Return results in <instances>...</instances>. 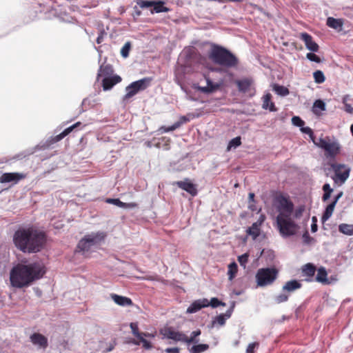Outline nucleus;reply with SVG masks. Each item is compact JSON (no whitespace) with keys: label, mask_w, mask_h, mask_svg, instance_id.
<instances>
[{"label":"nucleus","mask_w":353,"mask_h":353,"mask_svg":"<svg viewBox=\"0 0 353 353\" xmlns=\"http://www.w3.org/2000/svg\"><path fill=\"white\" fill-rule=\"evenodd\" d=\"M339 231L345 235H353V225L341 223L339 225Z\"/></svg>","instance_id":"nucleus-31"},{"label":"nucleus","mask_w":353,"mask_h":353,"mask_svg":"<svg viewBox=\"0 0 353 353\" xmlns=\"http://www.w3.org/2000/svg\"><path fill=\"white\" fill-rule=\"evenodd\" d=\"M300 130L302 133L309 135L310 138L314 142V132L310 127L303 125V127L300 128Z\"/></svg>","instance_id":"nucleus-47"},{"label":"nucleus","mask_w":353,"mask_h":353,"mask_svg":"<svg viewBox=\"0 0 353 353\" xmlns=\"http://www.w3.org/2000/svg\"><path fill=\"white\" fill-rule=\"evenodd\" d=\"M317 230H318L317 218L316 216H312V224H311V232L314 233Z\"/></svg>","instance_id":"nucleus-58"},{"label":"nucleus","mask_w":353,"mask_h":353,"mask_svg":"<svg viewBox=\"0 0 353 353\" xmlns=\"http://www.w3.org/2000/svg\"><path fill=\"white\" fill-rule=\"evenodd\" d=\"M105 236L103 232H92L85 235L81 239L77 245V249L79 252L85 254L92 250V248L102 241Z\"/></svg>","instance_id":"nucleus-5"},{"label":"nucleus","mask_w":353,"mask_h":353,"mask_svg":"<svg viewBox=\"0 0 353 353\" xmlns=\"http://www.w3.org/2000/svg\"><path fill=\"white\" fill-rule=\"evenodd\" d=\"M329 150H325L326 157L334 159L340 151V146L338 143H330Z\"/></svg>","instance_id":"nucleus-25"},{"label":"nucleus","mask_w":353,"mask_h":353,"mask_svg":"<svg viewBox=\"0 0 353 353\" xmlns=\"http://www.w3.org/2000/svg\"><path fill=\"white\" fill-rule=\"evenodd\" d=\"M258 346L257 343H252L248 345L246 349V353H254L255 347Z\"/></svg>","instance_id":"nucleus-63"},{"label":"nucleus","mask_w":353,"mask_h":353,"mask_svg":"<svg viewBox=\"0 0 353 353\" xmlns=\"http://www.w3.org/2000/svg\"><path fill=\"white\" fill-rule=\"evenodd\" d=\"M145 337V336H141L139 339L145 350H150L152 347V344L149 341L146 340Z\"/></svg>","instance_id":"nucleus-52"},{"label":"nucleus","mask_w":353,"mask_h":353,"mask_svg":"<svg viewBox=\"0 0 353 353\" xmlns=\"http://www.w3.org/2000/svg\"><path fill=\"white\" fill-rule=\"evenodd\" d=\"M249 254L248 253H244L238 256V261L239 264L243 266L244 268L246 267V264L248 261Z\"/></svg>","instance_id":"nucleus-46"},{"label":"nucleus","mask_w":353,"mask_h":353,"mask_svg":"<svg viewBox=\"0 0 353 353\" xmlns=\"http://www.w3.org/2000/svg\"><path fill=\"white\" fill-rule=\"evenodd\" d=\"M238 271V265L236 262L233 261L228 265V275L230 281H232L235 277Z\"/></svg>","instance_id":"nucleus-32"},{"label":"nucleus","mask_w":353,"mask_h":353,"mask_svg":"<svg viewBox=\"0 0 353 353\" xmlns=\"http://www.w3.org/2000/svg\"><path fill=\"white\" fill-rule=\"evenodd\" d=\"M113 72L114 70L112 65L106 64L105 65H101L97 73V81L99 80L101 77H112Z\"/></svg>","instance_id":"nucleus-22"},{"label":"nucleus","mask_w":353,"mask_h":353,"mask_svg":"<svg viewBox=\"0 0 353 353\" xmlns=\"http://www.w3.org/2000/svg\"><path fill=\"white\" fill-rule=\"evenodd\" d=\"M209 306V301L207 299H198L193 301L187 309V313L193 314L202 308Z\"/></svg>","instance_id":"nucleus-14"},{"label":"nucleus","mask_w":353,"mask_h":353,"mask_svg":"<svg viewBox=\"0 0 353 353\" xmlns=\"http://www.w3.org/2000/svg\"><path fill=\"white\" fill-rule=\"evenodd\" d=\"M344 105L343 110L350 114H353V107L351 105L350 103H343Z\"/></svg>","instance_id":"nucleus-60"},{"label":"nucleus","mask_w":353,"mask_h":353,"mask_svg":"<svg viewBox=\"0 0 353 353\" xmlns=\"http://www.w3.org/2000/svg\"><path fill=\"white\" fill-rule=\"evenodd\" d=\"M105 202L107 203L112 204L121 208H127L132 205L131 203H124L119 199L108 198L105 200Z\"/></svg>","instance_id":"nucleus-33"},{"label":"nucleus","mask_w":353,"mask_h":353,"mask_svg":"<svg viewBox=\"0 0 353 353\" xmlns=\"http://www.w3.org/2000/svg\"><path fill=\"white\" fill-rule=\"evenodd\" d=\"M301 286L302 284L300 281L293 279L285 283L283 286V290L288 292H293L295 290L300 289Z\"/></svg>","instance_id":"nucleus-20"},{"label":"nucleus","mask_w":353,"mask_h":353,"mask_svg":"<svg viewBox=\"0 0 353 353\" xmlns=\"http://www.w3.org/2000/svg\"><path fill=\"white\" fill-rule=\"evenodd\" d=\"M234 306L235 303L234 302H232L230 308L225 313L221 314L216 316V318L212 321V324L214 325L218 323L220 325H223L225 323V321L230 318L232 316Z\"/></svg>","instance_id":"nucleus-16"},{"label":"nucleus","mask_w":353,"mask_h":353,"mask_svg":"<svg viewBox=\"0 0 353 353\" xmlns=\"http://www.w3.org/2000/svg\"><path fill=\"white\" fill-rule=\"evenodd\" d=\"M55 15L59 19V20L64 23H76L77 20L70 15L66 11H63L61 8L55 10Z\"/></svg>","instance_id":"nucleus-18"},{"label":"nucleus","mask_w":353,"mask_h":353,"mask_svg":"<svg viewBox=\"0 0 353 353\" xmlns=\"http://www.w3.org/2000/svg\"><path fill=\"white\" fill-rule=\"evenodd\" d=\"M306 57L308 60H310V61H312V62H315L317 63L321 62V58L318 55L313 53V52H308L306 54Z\"/></svg>","instance_id":"nucleus-48"},{"label":"nucleus","mask_w":353,"mask_h":353,"mask_svg":"<svg viewBox=\"0 0 353 353\" xmlns=\"http://www.w3.org/2000/svg\"><path fill=\"white\" fill-rule=\"evenodd\" d=\"M31 342L40 347L46 348L48 346V339L39 333H34L30 336Z\"/></svg>","instance_id":"nucleus-17"},{"label":"nucleus","mask_w":353,"mask_h":353,"mask_svg":"<svg viewBox=\"0 0 353 353\" xmlns=\"http://www.w3.org/2000/svg\"><path fill=\"white\" fill-rule=\"evenodd\" d=\"M278 270L274 267L259 269L255 276L257 285L265 287L271 285L276 280Z\"/></svg>","instance_id":"nucleus-6"},{"label":"nucleus","mask_w":353,"mask_h":353,"mask_svg":"<svg viewBox=\"0 0 353 353\" xmlns=\"http://www.w3.org/2000/svg\"><path fill=\"white\" fill-rule=\"evenodd\" d=\"M107 34L104 30H100L98 37H97L96 42L98 44H101L104 39V37Z\"/></svg>","instance_id":"nucleus-57"},{"label":"nucleus","mask_w":353,"mask_h":353,"mask_svg":"<svg viewBox=\"0 0 353 353\" xmlns=\"http://www.w3.org/2000/svg\"><path fill=\"white\" fill-rule=\"evenodd\" d=\"M46 271L42 263L34 262L28 265L18 264L10 271L11 285L17 288L29 285L35 280L41 279Z\"/></svg>","instance_id":"nucleus-3"},{"label":"nucleus","mask_w":353,"mask_h":353,"mask_svg":"<svg viewBox=\"0 0 353 353\" xmlns=\"http://www.w3.org/2000/svg\"><path fill=\"white\" fill-rule=\"evenodd\" d=\"M81 125V122H77L76 123L70 125V127L65 128L61 133L64 134V137H66L68 134H69L73 130L77 128V127L80 126Z\"/></svg>","instance_id":"nucleus-50"},{"label":"nucleus","mask_w":353,"mask_h":353,"mask_svg":"<svg viewBox=\"0 0 353 353\" xmlns=\"http://www.w3.org/2000/svg\"><path fill=\"white\" fill-rule=\"evenodd\" d=\"M25 175L18 172H6L3 173L0 177V182L1 183H6L14 182V183L19 182L21 179H23Z\"/></svg>","instance_id":"nucleus-13"},{"label":"nucleus","mask_w":353,"mask_h":353,"mask_svg":"<svg viewBox=\"0 0 353 353\" xmlns=\"http://www.w3.org/2000/svg\"><path fill=\"white\" fill-rule=\"evenodd\" d=\"M314 81L316 83H322L325 81V77L323 72L321 70H316L313 73Z\"/></svg>","instance_id":"nucleus-38"},{"label":"nucleus","mask_w":353,"mask_h":353,"mask_svg":"<svg viewBox=\"0 0 353 353\" xmlns=\"http://www.w3.org/2000/svg\"><path fill=\"white\" fill-rule=\"evenodd\" d=\"M179 347H168L165 350L166 353H179Z\"/></svg>","instance_id":"nucleus-64"},{"label":"nucleus","mask_w":353,"mask_h":353,"mask_svg":"<svg viewBox=\"0 0 353 353\" xmlns=\"http://www.w3.org/2000/svg\"><path fill=\"white\" fill-rule=\"evenodd\" d=\"M209 348L208 344H196L192 346L190 349V353H201Z\"/></svg>","instance_id":"nucleus-34"},{"label":"nucleus","mask_w":353,"mask_h":353,"mask_svg":"<svg viewBox=\"0 0 353 353\" xmlns=\"http://www.w3.org/2000/svg\"><path fill=\"white\" fill-rule=\"evenodd\" d=\"M272 95L270 93H266L263 99V105L262 108L264 110H269L270 112H276L277 111V108L275 106V104L274 102L271 101Z\"/></svg>","instance_id":"nucleus-21"},{"label":"nucleus","mask_w":353,"mask_h":353,"mask_svg":"<svg viewBox=\"0 0 353 353\" xmlns=\"http://www.w3.org/2000/svg\"><path fill=\"white\" fill-rule=\"evenodd\" d=\"M225 303L220 301L216 297L212 298L210 301H209V306H211L212 308H216L219 306H225Z\"/></svg>","instance_id":"nucleus-40"},{"label":"nucleus","mask_w":353,"mask_h":353,"mask_svg":"<svg viewBox=\"0 0 353 353\" xmlns=\"http://www.w3.org/2000/svg\"><path fill=\"white\" fill-rule=\"evenodd\" d=\"M194 52L192 48H188L183 51V54L185 57L186 61H189L191 59L193 58Z\"/></svg>","instance_id":"nucleus-55"},{"label":"nucleus","mask_w":353,"mask_h":353,"mask_svg":"<svg viewBox=\"0 0 353 353\" xmlns=\"http://www.w3.org/2000/svg\"><path fill=\"white\" fill-rule=\"evenodd\" d=\"M334 174L332 179L334 183L339 185H343L350 176L351 169L345 164L333 163L330 165Z\"/></svg>","instance_id":"nucleus-8"},{"label":"nucleus","mask_w":353,"mask_h":353,"mask_svg":"<svg viewBox=\"0 0 353 353\" xmlns=\"http://www.w3.org/2000/svg\"><path fill=\"white\" fill-rule=\"evenodd\" d=\"M64 134H63L61 132L54 137H51L48 141H47V143H48V145H50L52 144H54L57 142H59L61 140H62L63 138H64Z\"/></svg>","instance_id":"nucleus-45"},{"label":"nucleus","mask_w":353,"mask_h":353,"mask_svg":"<svg viewBox=\"0 0 353 353\" xmlns=\"http://www.w3.org/2000/svg\"><path fill=\"white\" fill-rule=\"evenodd\" d=\"M326 25L334 30H341L343 25V21L341 19H335L332 17H329L327 19Z\"/></svg>","instance_id":"nucleus-23"},{"label":"nucleus","mask_w":353,"mask_h":353,"mask_svg":"<svg viewBox=\"0 0 353 353\" xmlns=\"http://www.w3.org/2000/svg\"><path fill=\"white\" fill-rule=\"evenodd\" d=\"M175 184L179 188L186 191L192 196H195L198 193L196 185L193 183L190 182L188 179L176 181Z\"/></svg>","instance_id":"nucleus-12"},{"label":"nucleus","mask_w":353,"mask_h":353,"mask_svg":"<svg viewBox=\"0 0 353 353\" xmlns=\"http://www.w3.org/2000/svg\"><path fill=\"white\" fill-rule=\"evenodd\" d=\"M130 49L131 43L130 41H127L121 49V55L123 58L128 57Z\"/></svg>","instance_id":"nucleus-39"},{"label":"nucleus","mask_w":353,"mask_h":353,"mask_svg":"<svg viewBox=\"0 0 353 353\" xmlns=\"http://www.w3.org/2000/svg\"><path fill=\"white\" fill-rule=\"evenodd\" d=\"M316 270V266L310 263L305 264L302 268V272L303 275L308 277H312L314 275Z\"/></svg>","instance_id":"nucleus-28"},{"label":"nucleus","mask_w":353,"mask_h":353,"mask_svg":"<svg viewBox=\"0 0 353 353\" xmlns=\"http://www.w3.org/2000/svg\"><path fill=\"white\" fill-rule=\"evenodd\" d=\"M304 210H305V207L303 205L299 206L295 210L294 212L293 211V213H292L293 217L296 219H299L302 216Z\"/></svg>","instance_id":"nucleus-51"},{"label":"nucleus","mask_w":353,"mask_h":353,"mask_svg":"<svg viewBox=\"0 0 353 353\" xmlns=\"http://www.w3.org/2000/svg\"><path fill=\"white\" fill-rule=\"evenodd\" d=\"M314 108H319L321 110H325L326 105L323 101L318 99L314 103Z\"/></svg>","instance_id":"nucleus-54"},{"label":"nucleus","mask_w":353,"mask_h":353,"mask_svg":"<svg viewBox=\"0 0 353 353\" xmlns=\"http://www.w3.org/2000/svg\"><path fill=\"white\" fill-rule=\"evenodd\" d=\"M208 56L214 63L227 68H234L239 64L236 55L219 45L214 44Z\"/></svg>","instance_id":"nucleus-4"},{"label":"nucleus","mask_w":353,"mask_h":353,"mask_svg":"<svg viewBox=\"0 0 353 353\" xmlns=\"http://www.w3.org/2000/svg\"><path fill=\"white\" fill-rule=\"evenodd\" d=\"M241 144V139L240 137H236L231 139L228 144V149L232 148H237Z\"/></svg>","instance_id":"nucleus-43"},{"label":"nucleus","mask_w":353,"mask_h":353,"mask_svg":"<svg viewBox=\"0 0 353 353\" xmlns=\"http://www.w3.org/2000/svg\"><path fill=\"white\" fill-rule=\"evenodd\" d=\"M81 125V122H77L76 123L70 125V127L65 128L61 133L64 134V137H66L68 134H69L73 130L77 128V127L80 126Z\"/></svg>","instance_id":"nucleus-49"},{"label":"nucleus","mask_w":353,"mask_h":353,"mask_svg":"<svg viewBox=\"0 0 353 353\" xmlns=\"http://www.w3.org/2000/svg\"><path fill=\"white\" fill-rule=\"evenodd\" d=\"M182 125V122H175L174 124L169 127L162 126L160 128L159 130L162 133L169 132L175 130L179 128Z\"/></svg>","instance_id":"nucleus-37"},{"label":"nucleus","mask_w":353,"mask_h":353,"mask_svg":"<svg viewBox=\"0 0 353 353\" xmlns=\"http://www.w3.org/2000/svg\"><path fill=\"white\" fill-rule=\"evenodd\" d=\"M260 223H253L247 230V233L252 236L254 240L256 239L260 235Z\"/></svg>","instance_id":"nucleus-27"},{"label":"nucleus","mask_w":353,"mask_h":353,"mask_svg":"<svg viewBox=\"0 0 353 353\" xmlns=\"http://www.w3.org/2000/svg\"><path fill=\"white\" fill-rule=\"evenodd\" d=\"M252 81L249 79H243L241 80H238L236 81V85L238 86V89L241 92H247L251 85H252Z\"/></svg>","instance_id":"nucleus-26"},{"label":"nucleus","mask_w":353,"mask_h":353,"mask_svg":"<svg viewBox=\"0 0 353 353\" xmlns=\"http://www.w3.org/2000/svg\"><path fill=\"white\" fill-rule=\"evenodd\" d=\"M292 123L294 126L299 127V128L305 125V121L299 116L292 117Z\"/></svg>","instance_id":"nucleus-44"},{"label":"nucleus","mask_w":353,"mask_h":353,"mask_svg":"<svg viewBox=\"0 0 353 353\" xmlns=\"http://www.w3.org/2000/svg\"><path fill=\"white\" fill-rule=\"evenodd\" d=\"M327 273L325 268L321 267L317 270V274L316 276V281L323 284H329L330 282L327 278Z\"/></svg>","instance_id":"nucleus-24"},{"label":"nucleus","mask_w":353,"mask_h":353,"mask_svg":"<svg viewBox=\"0 0 353 353\" xmlns=\"http://www.w3.org/2000/svg\"><path fill=\"white\" fill-rule=\"evenodd\" d=\"M136 3L141 8H150V13L167 12L170 9L165 6V1L163 0H137Z\"/></svg>","instance_id":"nucleus-9"},{"label":"nucleus","mask_w":353,"mask_h":353,"mask_svg":"<svg viewBox=\"0 0 353 353\" xmlns=\"http://www.w3.org/2000/svg\"><path fill=\"white\" fill-rule=\"evenodd\" d=\"M273 90L277 95L281 97H286L290 93L288 88L277 83L273 85Z\"/></svg>","instance_id":"nucleus-29"},{"label":"nucleus","mask_w":353,"mask_h":353,"mask_svg":"<svg viewBox=\"0 0 353 353\" xmlns=\"http://www.w3.org/2000/svg\"><path fill=\"white\" fill-rule=\"evenodd\" d=\"M130 328L132 330V332L134 336H135L137 339H139L141 336H150V334L147 332H139V327L137 323H131Z\"/></svg>","instance_id":"nucleus-36"},{"label":"nucleus","mask_w":353,"mask_h":353,"mask_svg":"<svg viewBox=\"0 0 353 353\" xmlns=\"http://www.w3.org/2000/svg\"><path fill=\"white\" fill-rule=\"evenodd\" d=\"M314 143L324 151H325V150H329L330 143L323 138H320L319 143Z\"/></svg>","instance_id":"nucleus-42"},{"label":"nucleus","mask_w":353,"mask_h":353,"mask_svg":"<svg viewBox=\"0 0 353 353\" xmlns=\"http://www.w3.org/2000/svg\"><path fill=\"white\" fill-rule=\"evenodd\" d=\"M300 39L305 43V48L313 52H318L319 49V45L313 41L312 37L307 32H302Z\"/></svg>","instance_id":"nucleus-11"},{"label":"nucleus","mask_w":353,"mask_h":353,"mask_svg":"<svg viewBox=\"0 0 353 353\" xmlns=\"http://www.w3.org/2000/svg\"><path fill=\"white\" fill-rule=\"evenodd\" d=\"M303 242L306 244H310L314 240V239L310 236L308 232L307 231L303 233Z\"/></svg>","instance_id":"nucleus-61"},{"label":"nucleus","mask_w":353,"mask_h":353,"mask_svg":"<svg viewBox=\"0 0 353 353\" xmlns=\"http://www.w3.org/2000/svg\"><path fill=\"white\" fill-rule=\"evenodd\" d=\"M111 298L114 301L115 303L121 306L125 307L133 305L132 299L126 296L118 295L116 294H112Z\"/></svg>","instance_id":"nucleus-19"},{"label":"nucleus","mask_w":353,"mask_h":353,"mask_svg":"<svg viewBox=\"0 0 353 353\" xmlns=\"http://www.w3.org/2000/svg\"><path fill=\"white\" fill-rule=\"evenodd\" d=\"M332 205L333 204H328L326 206V208L322 214V216H321V221L323 223H325L331 217V216L334 212V208H335Z\"/></svg>","instance_id":"nucleus-30"},{"label":"nucleus","mask_w":353,"mask_h":353,"mask_svg":"<svg viewBox=\"0 0 353 353\" xmlns=\"http://www.w3.org/2000/svg\"><path fill=\"white\" fill-rule=\"evenodd\" d=\"M163 335L168 339H172L177 342L180 341L186 343V335L183 332L175 331L172 327L165 329Z\"/></svg>","instance_id":"nucleus-10"},{"label":"nucleus","mask_w":353,"mask_h":353,"mask_svg":"<svg viewBox=\"0 0 353 353\" xmlns=\"http://www.w3.org/2000/svg\"><path fill=\"white\" fill-rule=\"evenodd\" d=\"M46 241L45 233L33 228H19L13 235L15 247L23 253L33 254L40 252Z\"/></svg>","instance_id":"nucleus-2"},{"label":"nucleus","mask_w":353,"mask_h":353,"mask_svg":"<svg viewBox=\"0 0 353 353\" xmlns=\"http://www.w3.org/2000/svg\"><path fill=\"white\" fill-rule=\"evenodd\" d=\"M274 206L279 212L276 217L277 229L283 238L295 235L299 226L292 216L294 205L287 196L279 194L274 197Z\"/></svg>","instance_id":"nucleus-1"},{"label":"nucleus","mask_w":353,"mask_h":353,"mask_svg":"<svg viewBox=\"0 0 353 353\" xmlns=\"http://www.w3.org/2000/svg\"><path fill=\"white\" fill-rule=\"evenodd\" d=\"M121 81V77L117 74L112 77H105L102 79V87L104 91L111 90L114 85Z\"/></svg>","instance_id":"nucleus-15"},{"label":"nucleus","mask_w":353,"mask_h":353,"mask_svg":"<svg viewBox=\"0 0 353 353\" xmlns=\"http://www.w3.org/2000/svg\"><path fill=\"white\" fill-rule=\"evenodd\" d=\"M192 88L205 94L212 93V90L207 86H200L198 83H193Z\"/></svg>","instance_id":"nucleus-41"},{"label":"nucleus","mask_w":353,"mask_h":353,"mask_svg":"<svg viewBox=\"0 0 353 353\" xmlns=\"http://www.w3.org/2000/svg\"><path fill=\"white\" fill-rule=\"evenodd\" d=\"M201 332L200 330H194L193 331L191 334H190V337H188L186 336V343L187 344H190V343H197L199 342V339H196L197 336H199V335H201Z\"/></svg>","instance_id":"nucleus-35"},{"label":"nucleus","mask_w":353,"mask_h":353,"mask_svg":"<svg viewBox=\"0 0 353 353\" xmlns=\"http://www.w3.org/2000/svg\"><path fill=\"white\" fill-rule=\"evenodd\" d=\"M151 81L152 78L150 77H145L133 81L125 88L126 94L123 97V100L125 101L137 94L139 91L145 90L150 85Z\"/></svg>","instance_id":"nucleus-7"},{"label":"nucleus","mask_w":353,"mask_h":353,"mask_svg":"<svg viewBox=\"0 0 353 353\" xmlns=\"http://www.w3.org/2000/svg\"><path fill=\"white\" fill-rule=\"evenodd\" d=\"M288 300V295L284 293H281L275 297V301L277 303H281Z\"/></svg>","instance_id":"nucleus-53"},{"label":"nucleus","mask_w":353,"mask_h":353,"mask_svg":"<svg viewBox=\"0 0 353 353\" xmlns=\"http://www.w3.org/2000/svg\"><path fill=\"white\" fill-rule=\"evenodd\" d=\"M175 83L181 87V89L185 93L186 95H188L189 93H191V90L185 88L183 83L181 82L178 77H175L174 79Z\"/></svg>","instance_id":"nucleus-56"},{"label":"nucleus","mask_w":353,"mask_h":353,"mask_svg":"<svg viewBox=\"0 0 353 353\" xmlns=\"http://www.w3.org/2000/svg\"><path fill=\"white\" fill-rule=\"evenodd\" d=\"M343 192L342 191L339 192L333 198L332 201L330 204H333V206H336L339 200L342 197Z\"/></svg>","instance_id":"nucleus-62"},{"label":"nucleus","mask_w":353,"mask_h":353,"mask_svg":"<svg viewBox=\"0 0 353 353\" xmlns=\"http://www.w3.org/2000/svg\"><path fill=\"white\" fill-rule=\"evenodd\" d=\"M206 81H207V88H210L212 90V92H214L215 90H216V89L218 88L219 85L217 84H215L212 82V81L208 78L206 79Z\"/></svg>","instance_id":"nucleus-59"}]
</instances>
